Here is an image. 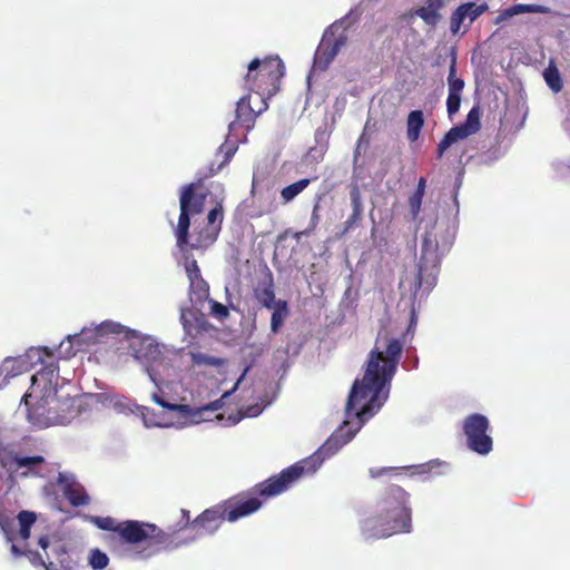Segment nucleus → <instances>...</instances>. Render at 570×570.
Masks as SVG:
<instances>
[{
    "mask_svg": "<svg viewBox=\"0 0 570 570\" xmlns=\"http://www.w3.org/2000/svg\"><path fill=\"white\" fill-rule=\"evenodd\" d=\"M311 183V180H296L295 183L284 187L281 196L284 203L293 200L299 193H302Z\"/></svg>",
    "mask_w": 570,
    "mask_h": 570,
    "instance_id": "34",
    "label": "nucleus"
},
{
    "mask_svg": "<svg viewBox=\"0 0 570 570\" xmlns=\"http://www.w3.org/2000/svg\"><path fill=\"white\" fill-rule=\"evenodd\" d=\"M109 557L107 553L98 548L91 549L88 554V564L92 570H104L109 564Z\"/></svg>",
    "mask_w": 570,
    "mask_h": 570,
    "instance_id": "32",
    "label": "nucleus"
},
{
    "mask_svg": "<svg viewBox=\"0 0 570 570\" xmlns=\"http://www.w3.org/2000/svg\"><path fill=\"white\" fill-rule=\"evenodd\" d=\"M124 332V326L119 323H115L111 321L102 322L98 325L91 333L88 338L95 344L98 343L99 340L109 334H121Z\"/></svg>",
    "mask_w": 570,
    "mask_h": 570,
    "instance_id": "27",
    "label": "nucleus"
},
{
    "mask_svg": "<svg viewBox=\"0 0 570 570\" xmlns=\"http://www.w3.org/2000/svg\"><path fill=\"white\" fill-rule=\"evenodd\" d=\"M346 40L347 37L345 35L334 37L333 35L326 33L314 55L315 67L321 70L327 69L340 52L341 48L346 43Z\"/></svg>",
    "mask_w": 570,
    "mask_h": 570,
    "instance_id": "12",
    "label": "nucleus"
},
{
    "mask_svg": "<svg viewBox=\"0 0 570 570\" xmlns=\"http://www.w3.org/2000/svg\"><path fill=\"white\" fill-rule=\"evenodd\" d=\"M403 344L400 338L387 333L379 334L374 347L368 354L362 380H355L350 391L345 412L355 415L360 423L372 417L387 399L401 360Z\"/></svg>",
    "mask_w": 570,
    "mask_h": 570,
    "instance_id": "1",
    "label": "nucleus"
},
{
    "mask_svg": "<svg viewBox=\"0 0 570 570\" xmlns=\"http://www.w3.org/2000/svg\"><path fill=\"white\" fill-rule=\"evenodd\" d=\"M96 525L105 531L111 532L108 535V542L110 544H115L117 542L118 529L120 527V522L111 517L97 518L95 521Z\"/></svg>",
    "mask_w": 570,
    "mask_h": 570,
    "instance_id": "29",
    "label": "nucleus"
},
{
    "mask_svg": "<svg viewBox=\"0 0 570 570\" xmlns=\"http://www.w3.org/2000/svg\"><path fill=\"white\" fill-rule=\"evenodd\" d=\"M186 274L190 283V287H198L204 296L208 295V285L207 283L202 278L200 269L198 267V264L195 259H191L186 264Z\"/></svg>",
    "mask_w": 570,
    "mask_h": 570,
    "instance_id": "26",
    "label": "nucleus"
},
{
    "mask_svg": "<svg viewBox=\"0 0 570 570\" xmlns=\"http://www.w3.org/2000/svg\"><path fill=\"white\" fill-rule=\"evenodd\" d=\"M19 537L21 540L27 541L30 538V529H19Z\"/></svg>",
    "mask_w": 570,
    "mask_h": 570,
    "instance_id": "53",
    "label": "nucleus"
},
{
    "mask_svg": "<svg viewBox=\"0 0 570 570\" xmlns=\"http://www.w3.org/2000/svg\"><path fill=\"white\" fill-rule=\"evenodd\" d=\"M263 504V501L258 498H242L236 497L226 502L223 507L225 510L226 519L229 522H234L240 518L247 517L256 512Z\"/></svg>",
    "mask_w": 570,
    "mask_h": 570,
    "instance_id": "14",
    "label": "nucleus"
},
{
    "mask_svg": "<svg viewBox=\"0 0 570 570\" xmlns=\"http://www.w3.org/2000/svg\"><path fill=\"white\" fill-rule=\"evenodd\" d=\"M225 520L227 519L222 504L205 510L191 522V527L196 529V533L199 535L212 534Z\"/></svg>",
    "mask_w": 570,
    "mask_h": 570,
    "instance_id": "15",
    "label": "nucleus"
},
{
    "mask_svg": "<svg viewBox=\"0 0 570 570\" xmlns=\"http://www.w3.org/2000/svg\"><path fill=\"white\" fill-rule=\"evenodd\" d=\"M82 335H87V333L82 332V333H81V334H79V335L70 336V337H69V342H70V343H71V342H78V341H80V340H81V336H82Z\"/></svg>",
    "mask_w": 570,
    "mask_h": 570,
    "instance_id": "56",
    "label": "nucleus"
},
{
    "mask_svg": "<svg viewBox=\"0 0 570 570\" xmlns=\"http://www.w3.org/2000/svg\"><path fill=\"white\" fill-rule=\"evenodd\" d=\"M544 80L553 92H559L562 89V81L557 67L550 66L544 71Z\"/></svg>",
    "mask_w": 570,
    "mask_h": 570,
    "instance_id": "40",
    "label": "nucleus"
},
{
    "mask_svg": "<svg viewBox=\"0 0 570 570\" xmlns=\"http://www.w3.org/2000/svg\"><path fill=\"white\" fill-rule=\"evenodd\" d=\"M425 183L426 180H419L415 191L409 198V207L413 219H416L420 213L422 198L425 194Z\"/></svg>",
    "mask_w": 570,
    "mask_h": 570,
    "instance_id": "30",
    "label": "nucleus"
},
{
    "mask_svg": "<svg viewBox=\"0 0 570 570\" xmlns=\"http://www.w3.org/2000/svg\"><path fill=\"white\" fill-rule=\"evenodd\" d=\"M210 313L220 321L225 320L229 315L228 308L216 301L210 302Z\"/></svg>",
    "mask_w": 570,
    "mask_h": 570,
    "instance_id": "46",
    "label": "nucleus"
},
{
    "mask_svg": "<svg viewBox=\"0 0 570 570\" xmlns=\"http://www.w3.org/2000/svg\"><path fill=\"white\" fill-rule=\"evenodd\" d=\"M350 197L353 210L347 219L343 223V229L341 230L340 236H344L351 230L355 229L361 225L363 220V204L361 193L356 184L351 186Z\"/></svg>",
    "mask_w": 570,
    "mask_h": 570,
    "instance_id": "17",
    "label": "nucleus"
},
{
    "mask_svg": "<svg viewBox=\"0 0 570 570\" xmlns=\"http://www.w3.org/2000/svg\"><path fill=\"white\" fill-rule=\"evenodd\" d=\"M462 125L466 126V128L471 129L473 132H476L480 129V114L478 107H473L469 111L466 119Z\"/></svg>",
    "mask_w": 570,
    "mask_h": 570,
    "instance_id": "44",
    "label": "nucleus"
},
{
    "mask_svg": "<svg viewBox=\"0 0 570 570\" xmlns=\"http://www.w3.org/2000/svg\"><path fill=\"white\" fill-rule=\"evenodd\" d=\"M151 400L158 404L159 406H161L163 409H166V410H169L170 409V405L171 403L170 402H167L165 401L159 394L157 393H154L151 395Z\"/></svg>",
    "mask_w": 570,
    "mask_h": 570,
    "instance_id": "50",
    "label": "nucleus"
},
{
    "mask_svg": "<svg viewBox=\"0 0 570 570\" xmlns=\"http://www.w3.org/2000/svg\"><path fill=\"white\" fill-rule=\"evenodd\" d=\"M57 484L62 491L63 497L72 507H85L90 502V498L85 487L76 480L73 475L60 472L57 478Z\"/></svg>",
    "mask_w": 570,
    "mask_h": 570,
    "instance_id": "13",
    "label": "nucleus"
},
{
    "mask_svg": "<svg viewBox=\"0 0 570 570\" xmlns=\"http://www.w3.org/2000/svg\"><path fill=\"white\" fill-rule=\"evenodd\" d=\"M342 430L343 428L336 430L309 460L296 462L284 469L279 474L273 475L257 484L255 487V493L264 500L276 497L288 490L305 473H313L316 470V463L320 464L321 454L337 451L353 438L354 433L343 436Z\"/></svg>",
    "mask_w": 570,
    "mask_h": 570,
    "instance_id": "4",
    "label": "nucleus"
},
{
    "mask_svg": "<svg viewBox=\"0 0 570 570\" xmlns=\"http://www.w3.org/2000/svg\"><path fill=\"white\" fill-rule=\"evenodd\" d=\"M487 3L475 4L474 2H465L460 4L451 14L450 30L453 35L460 31V28L465 19H469L470 24L475 21L481 14L488 11Z\"/></svg>",
    "mask_w": 570,
    "mask_h": 570,
    "instance_id": "16",
    "label": "nucleus"
},
{
    "mask_svg": "<svg viewBox=\"0 0 570 570\" xmlns=\"http://www.w3.org/2000/svg\"><path fill=\"white\" fill-rule=\"evenodd\" d=\"M53 407L57 409V414L62 415L61 421H57L56 424H67L78 414V410L75 406L76 400L73 397H58L57 394L52 397Z\"/></svg>",
    "mask_w": 570,
    "mask_h": 570,
    "instance_id": "21",
    "label": "nucleus"
},
{
    "mask_svg": "<svg viewBox=\"0 0 570 570\" xmlns=\"http://www.w3.org/2000/svg\"><path fill=\"white\" fill-rule=\"evenodd\" d=\"M424 126V116L422 110H412L406 120V137L409 141L415 142Z\"/></svg>",
    "mask_w": 570,
    "mask_h": 570,
    "instance_id": "24",
    "label": "nucleus"
},
{
    "mask_svg": "<svg viewBox=\"0 0 570 570\" xmlns=\"http://www.w3.org/2000/svg\"><path fill=\"white\" fill-rule=\"evenodd\" d=\"M313 233H307V227L303 230H299V232H295L293 234V238L296 239L297 242L301 240L302 237H307L309 235H312Z\"/></svg>",
    "mask_w": 570,
    "mask_h": 570,
    "instance_id": "51",
    "label": "nucleus"
},
{
    "mask_svg": "<svg viewBox=\"0 0 570 570\" xmlns=\"http://www.w3.org/2000/svg\"><path fill=\"white\" fill-rule=\"evenodd\" d=\"M461 106V95L449 92L446 98V111L449 117L455 115Z\"/></svg>",
    "mask_w": 570,
    "mask_h": 570,
    "instance_id": "45",
    "label": "nucleus"
},
{
    "mask_svg": "<svg viewBox=\"0 0 570 570\" xmlns=\"http://www.w3.org/2000/svg\"><path fill=\"white\" fill-rule=\"evenodd\" d=\"M550 9L542 4L517 3L502 11L495 17L494 24H501L505 20L521 13H549Z\"/></svg>",
    "mask_w": 570,
    "mask_h": 570,
    "instance_id": "18",
    "label": "nucleus"
},
{
    "mask_svg": "<svg viewBox=\"0 0 570 570\" xmlns=\"http://www.w3.org/2000/svg\"><path fill=\"white\" fill-rule=\"evenodd\" d=\"M223 218H224L223 206L220 204H217L207 214L206 225L217 227L220 230Z\"/></svg>",
    "mask_w": 570,
    "mask_h": 570,
    "instance_id": "41",
    "label": "nucleus"
},
{
    "mask_svg": "<svg viewBox=\"0 0 570 570\" xmlns=\"http://www.w3.org/2000/svg\"><path fill=\"white\" fill-rule=\"evenodd\" d=\"M203 180L191 181L186 185L179 197L180 214L176 228L177 245L183 248L188 245L190 216L204 210L208 190L203 186Z\"/></svg>",
    "mask_w": 570,
    "mask_h": 570,
    "instance_id": "7",
    "label": "nucleus"
},
{
    "mask_svg": "<svg viewBox=\"0 0 570 570\" xmlns=\"http://www.w3.org/2000/svg\"><path fill=\"white\" fill-rule=\"evenodd\" d=\"M214 409H216L214 406V404H210V405H207L204 407H199V409H194L188 404L171 403L169 411L178 412L180 416L186 417V419H195L196 416H198L200 414V412L203 410H214Z\"/></svg>",
    "mask_w": 570,
    "mask_h": 570,
    "instance_id": "35",
    "label": "nucleus"
},
{
    "mask_svg": "<svg viewBox=\"0 0 570 570\" xmlns=\"http://www.w3.org/2000/svg\"><path fill=\"white\" fill-rule=\"evenodd\" d=\"M255 297L259 304L266 308H272L275 305L277 301H275L274 285L271 275L268 284L255 289Z\"/></svg>",
    "mask_w": 570,
    "mask_h": 570,
    "instance_id": "28",
    "label": "nucleus"
},
{
    "mask_svg": "<svg viewBox=\"0 0 570 570\" xmlns=\"http://www.w3.org/2000/svg\"><path fill=\"white\" fill-rule=\"evenodd\" d=\"M462 428L470 450L481 455L492 451L493 440L488 434L490 422L487 416L479 413L471 414L464 419Z\"/></svg>",
    "mask_w": 570,
    "mask_h": 570,
    "instance_id": "9",
    "label": "nucleus"
},
{
    "mask_svg": "<svg viewBox=\"0 0 570 570\" xmlns=\"http://www.w3.org/2000/svg\"><path fill=\"white\" fill-rule=\"evenodd\" d=\"M474 134L471 129L466 128L464 125H459L451 128L445 136L440 140L438 145V153L441 157L444 151L454 142L469 137Z\"/></svg>",
    "mask_w": 570,
    "mask_h": 570,
    "instance_id": "22",
    "label": "nucleus"
},
{
    "mask_svg": "<svg viewBox=\"0 0 570 570\" xmlns=\"http://www.w3.org/2000/svg\"><path fill=\"white\" fill-rule=\"evenodd\" d=\"M395 470H396L395 468H371L368 472H370V475L375 479V478H380L384 474H387L390 472H393Z\"/></svg>",
    "mask_w": 570,
    "mask_h": 570,
    "instance_id": "49",
    "label": "nucleus"
},
{
    "mask_svg": "<svg viewBox=\"0 0 570 570\" xmlns=\"http://www.w3.org/2000/svg\"><path fill=\"white\" fill-rule=\"evenodd\" d=\"M272 308L271 331L272 333L277 334L289 315V308L287 302L282 299H278Z\"/></svg>",
    "mask_w": 570,
    "mask_h": 570,
    "instance_id": "25",
    "label": "nucleus"
},
{
    "mask_svg": "<svg viewBox=\"0 0 570 570\" xmlns=\"http://www.w3.org/2000/svg\"><path fill=\"white\" fill-rule=\"evenodd\" d=\"M17 454L9 448L0 444V468L6 470L10 476L14 474Z\"/></svg>",
    "mask_w": 570,
    "mask_h": 570,
    "instance_id": "33",
    "label": "nucleus"
},
{
    "mask_svg": "<svg viewBox=\"0 0 570 570\" xmlns=\"http://www.w3.org/2000/svg\"><path fill=\"white\" fill-rule=\"evenodd\" d=\"M411 323H414V314H412Z\"/></svg>",
    "mask_w": 570,
    "mask_h": 570,
    "instance_id": "61",
    "label": "nucleus"
},
{
    "mask_svg": "<svg viewBox=\"0 0 570 570\" xmlns=\"http://www.w3.org/2000/svg\"><path fill=\"white\" fill-rule=\"evenodd\" d=\"M191 362L194 365H205V366H214L219 367L225 364V360L212 355L204 354L202 352H196L190 354Z\"/></svg>",
    "mask_w": 570,
    "mask_h": 570,
    "instance_id": "37",
    "label": "nucleus"
},
{
    "mask_svg": "<svg viewBox=\"0 0 570 570\" xmlns=\"http://www.w3.org/2000/svg\"><path fill=\"white\" fill-rule=\"evenodd\" d=\"M29 558L33 564H40L46 568V570H56V564L52 561L46 563L42 556L39 552L29 551Z\"/></svg>",
    "mask_w": 570,
    "mask_h": 570,
    "instance_id": "47",
    "label": "nucleus"
},
{
    "mask_svg": "<svg viewBox=\"0 0 570 570\" xmlns=\"http://www.w3.org/2000/svg\"><path fill=\"white\" fill-rule=\"evenodd\" d=\"M43 462H45V459L41 455L19 456L17 454L16 464H14V473H17L22 468H27L29 471H33L36 465H39Z\"/></svg>",
    "mask_w": 570,
    "mask_h": 570,
    "instance_id": "39",
    "label": "nucleus"
},
{
    "mask_svg": "<svg viewBox=\"0 0 570 570\" xmlns=\"http://www.w3.org/2000/svg\"><path fill=\"white\" fill-rule=\"evenodd\" d=\"M449 92L461 95L464 89V80L456 77V58L453 57L450 63L448 77Z\"/></svg>",
    "mask_w": 570,
    "mask_h": 570,
    "instance_id": "31",
    "label": "nucleus"
},
{
    "mask_svg": "<svg viewBox=\"0 0 570 570\" xmlns=\"http://www.w3.org/2000/svg\"><path fill=\"white\" fill-rule=\"evenodd\" d=\"M38 351L40 353H43L47 356H51L52 355L51 351L48 347H39Z\"/></svg>",
    "mask_w": 570,
    "mask_h": 570,
    "instance_id": "57",
    "label": "nucleus"
},
{
    "mask_svg": "<svg viewBox=\"0 0 570 570\" xmlns=\"http://www.w3.org/2000/svg\"><path fill=\"white\" fill-rule=\"evenodd\" d=\"M275 168V159L272 157H264L261 159L254 170L253 178L271 174Z\"/></svg>",
    "mask_w": 570,
    "mask_h": 570,
    "instance_id": "42",
    "label": "nucleus"
},
{
    "mask_svg": "<svg viewBox=\"0 0 570 570\" xmlns=\"http://www.w3.org/2000/svg\"><path fill=\"white\" fill-rule=\"evenodd\" d=\"M38 543L45 551L50 547V541L46 535L40 537Z\"/></svg>",
    "mask_w": 570,
    "mask_h": 570,
    "instance_id": "52",
    "label": "nucleus"
},
{
    "mask_svg": "<svg viewBox=\"0 0 570 570\" xmlns=\"http://www.w3.org/2000/svg\"><path fill=\"white\" fill-rule=\"evenodd\" d=\"M17 520L20 529H31L36 523L37 515L32 511L22 510L18 513Z\"/></svg>",
    "mask_w": 570,
    "mask_h": 570,
    "instance_id": "43",
    "label": "nucleus"
},
{
    "mask_svg": "<svg viewBox=\"0 0 570 570\" xmlns=\"http://www.w3.org/2000/svg\"><path fill=\"white\" fill-rule=\"evenodd\" d=\"M320 219H321L320 206H318V204H316V205H314L313 210H312L311 220L307 226V233H314V230L316 229V227L320 223Z\"/></svg>",
    "mask_w": 570,
    "mask_h": 570,
    "instance_id": "48",
    "label": "nucleus"
},
{
    "mask_svg": "<svg viewBox=\"0 0 570 570\" xmlns=\"http://www.w3.org/2000/svg\"><path fill=\"white\" fill-rule=\"evenodd\" d=\"M53 396L55 394L47 395L42 391L35 397L31 395L30 401H26V394L22 396L21 403L26 407L27 419L31 424L48 428L62 420V415L57 414V409L53 407V402H51Z\"/></svg>",
    "mask_w": 570,
    "mask_h": 570,
    "instance_id": "10",
    "label": "nucleus"
},
{
    "mask_svg": "<svg viewBox=\"0 0 570 570\" xmlns=\"http://www.w3.org/2000/svg\"><path fill=\"white\" fill-rule=\"evenodd\" d=\"M52 554L57 559L61 568L66 570L72 569L73 561L71 560L68 549L63 543H57L51 549Z\"/></svg>",
    "mask_w": 570,
    "mask_h": 570,
    "instance_id": "36",
    "label": "nucleus"
},
{
    "mask_svg": "<svg viewBox=\"0 0 570 570\" xmlns=\"http://www.w3.org/2000/svg\"><path fill=\"white\" fill-rule=\"evenodd\" d=\"M11 552L14 556H22V554H24V552L22 550H20L16 544L11 546Z\"/></svg>",
    "mask_w": 570,
    "mask_h": 570,
    "instance_id": "54",
    "label": "nucleus"
},
{
    "mask_svg": "<svg viewBox=\"0 0 570 570\" xmlns=\"http://www.w3.org/2000/svg\"><path fill=\"white\" fill-rule=\"evenodd\" d=\"M219 228L204 225L195 230V242L190 244L193 248H206L210 246L219 235Z\"/></svg>",
    "mask_w": 570,
    "mask_h": 570,
    "instance_id": "23",
    "label": "nucleus"
},
{
    "mask_svg": "<svg viewBox=\"0 0 570 570\" xmlns=\"http://www.w3.org/2000/svg\"><path fill=\"white\" fill-rule=\"evenodd\" d=\"M59 377V366L51 362L43 365L31 377V385L26 393V401H30L31 395L37 396L40 391L50 394H57V381Z\"/></svg>",
    "mask_w": 570,
    "mask_h": 570,
    "instance_id": "11",
    "label": "nucleus"
},
{
    "mask_svg": "<svg viewBox=\"0 0 570 570\" xmlns=\"http://www.w3.org/2000/svg\"><path fill=\"white\" fill-rule=\"evenodd\" d=\"M353 12H354V11H353V10H351V11L346 14L345 19H348V18L353 14Z\"/></svg>",
    "mask_w": 570,
    "mask_h": 570,
    "instance_id": "60",
    "label": "nucleus"
},
{
    "mask_svg": "<svg viewBox=\"0 0 570 570\" xmlns=\"http://www.w3.org/2000/svg\"><path fill=\"white\" fill-rule=\"evenodd\" d=\"M249 371V366H246L242 373V375L239 376V379L237 380L236 382V385L234 389H236L238 386V384L240 383V381L246 376L247 372Z\"/></svg>",
    "mask_w": 570,
    "mask_h": 570,
    "instance_id": "55",
    "label": "nucleus"
},
{
    "mask_svg": "<svg viewBox=\"0 0 570 570\" xmlns=\"http://www.w3.org/2000/svg\"><path fill=\"white\" fill-rule=\"evenodd\" d=\"M327 149V142H317L315 146L311 147L298 164V173L304 174L307 169H314L317 164L323 161Z\"/></svg>",
    "mask_w": 570,
    "mask_h": 570,
    "instance_id": "20",
    "label": "nucleus"
},
{
    "mask_svg": "<svg viewBox=\"0 0 570 570\" xmlns=\"http://www.w3.org/2000/svg\"><path fill=\"white\" fill-rule=\"evenodd\" d=\"M444 7V0H426L425 6L417 8L414 14L421 18L425 24L435 27L441 20L440 10Z\"/></svg>",
    "mask_w": 570,
    "mask_h": 570,
    "instance_id": "19",
    "label": "nucleus"
},
{
    "mask_svg": "<svg viewBox=\"0 0 570 570\" xmlns=\"http://www.w3.org/2000/svg\"><path fill=\"white\" fill-rule=\"evenodd\" d=\"M2 375V371L0 370V376Z\"/></svg>",
    "mask_w": 570,
    "mask_h": 570,
    "instance_id": "62",
    "label": "nucleus"
},
{
    "mask_svg": "<svg viewBox=\"0 0 570 570\" xmlns=\"http://www.w3.org/2000/svg\"><path fill=\"white\" fill-rule=\"evenodd\" d=\"M0 529L9 541H12L14 530V519L12 513L6 511L3 505L0 503Z\"/></svg>",
    "mask_w": 570,
    "mask_h": 570,
    "instance_id": "38",
    "label": "nucleus"
},
{
    "mask_svg": "<svg viewBox=\"0 0 570 570\" xmlns=\"http://www.w3.org/2000/svg\"><path fill=\"white\" fill-rule=\"evenodd\" d=\"M168 535L156 524L137 520L120 521L117 542L138 546L146 543L147 547L165 544Z\"/></svg>",
    "mask_w": 570,
    "mask_h": 570,
    "instance_id": "8",
    "label": "nucleus"
},
{
    "mask_svg": "<svg viewBox=\"0 0 570 570\" xmlns=\"http://www.w3.org/2000/svg\"><path fill=\"white\" fill-rule=\"evenodd\" d=\"M284 72L285 66L279 57L255 58L247 67L244 87L267 100L278 92Z\"/></svg>",
    "mask_w": 570,
    "mask_h": 570,
    "instance_id": "5",
    "label": "nucleus"
},
{
    "mask_svg": "<svg viewBox=\"0 0 570 570\" xmlns=\"http://www.w3.org/2000/svg\"><path fill=\"white\" fill-rule=\"evenodd\" d=\"M440 265L441 253L436 236L432 232H425L422 238L417 272L410 283V292L416 295L422 286H425L428 291L432 289L438 282Z\"/></svg>",
    "mask_w": 570,
    "mask_h": 570,
    "instance_id": "6",
    "label": "nucleus"
},
{
    "mask_svg": "<svg viewBox=\"0 0 570 570\" xmlns=\"http://www.w3.org/2000/svg\"><path fill=\"white\" fill-rule=\"evenodd\" d=\"M13 362H14V361H13V360H11V358H6V360H4V362H3V365H4V366H8V364L13 363Z\"/></svg>",
    "mask_w": 570,
    "mask_h": 570,
    "instance_id": "59",
    "label": "nucleus"
},
{
    "mask_svg": "<svg viewBox=\"0 0 570 570\" xmlns=\"http://www.w3.org/2000/svg\"><path fill=\"white\" fill-rule=\"evenodd\" d=\"M250 99L252 95H246L237 101L235 120L228 125V135L209 163L206 176L222 174L236 154L239 142L247 140V134L254 128L256 118L268 108L265 98H258L259 106L257 109L252 107Z\"/></svg>",
    "mask_w": 570,
    "mask_h": 570,
    "instance_id": "3",
    "label": "nucleus"
},
{
    "mask_svg": "<svg viewBox=\"0 0 570 570\" xmlns=\"http://www.w3.org/2000/svg\"><path fill=\"white\" fill-rule=\"evenodd\" d=\"M411 529L409 493L396 484L386 489L376 513L361 521V531L366 539H385L396 533H409Z\"/></svg>",
    "mask_w": 570,
    "mask_h": 570,
    "instance_id": "2",
    "label": "nucleus"
},
{
    "mask_svg": "<svg viewBox=\"0 0 570 570\" xmlns=\"http://www.w3.org/2000/svg\"><path fill=\"white\" fill-rule=\"evenodd\" d=\"M257 185H258V180H253V184H252V194L255 195V190L257 188Z\"/></svg>",
    "mask_w": 570,
    "mask_h": 570,
    "instance_id": "58",
    "label": "nucleus"
}]
</instances>
